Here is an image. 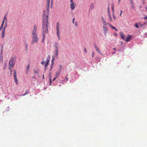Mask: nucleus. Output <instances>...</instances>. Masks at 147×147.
Returning a JSON list of instances; mask_svg holds the SVG:
<instances>
[{
	"label": "nucleus",
	"instance_id": "nucleus-1",
	"mask_svg": "<svg viewBox=\"0 0 147 147\" xmlns=\"http://www.w3.org/2000/svg\"><path fill=\"white\" fill-rule=\"evenodd\" d=\"M45 11H44V21L43 22V24L42 25V28L43 29V39L42 40H44L45 38V34H47L48 32V15H45Z\"/></svg>",
	"mask_w": 147,
	"mask_h": 147
},
{
	"label": "nucleus",
	"instance_id": "nucleus-2",
	"mask_svg": "<svg viewBox=\"0 0 147 147\" xmlns=\"http://www.w3.org/2000/svg\"><path fill=\"white\" fill-rule=\"evenodd\" d=\"M37 26L34 25L32 32V43L37 42L38 40L37 32Z\"/></svg>",
	"mask_w": 147,
	"mask_h": 147
},
{
	"label": "nucleus",
	"instance_id": "nucleus-3",
	"mask_svg": "<svg viewBox=\"0 0 147 147\" xmlns=\"http://www.w3.org/2000/svg\"><path fill=\"white\" fill-rule=\"evenodd\" d=\"M15 63V61L14 60V58L13 57H11L8 63V69L9 70H11V72L12 71L11 70L14 66Z\"/></svg>",
	"mask_w": 147,
	"mask_h": 147
},
{
	"label": "nucleus",
	"instance_id": "nucleus-4",
	"mask_svg": "<svg viewBox=\"0 0 147 147\" xmlns=\"http://www.w3.org/2000/svg\"><path fill=\"white\" fill-rule=\"evenodd\" d=\"M60 24L59 22H57L56 24V34L59 40L60 39Z\"/></svg>",
	"mask_w": 147,
	"mask_h": 147
},
{
	"label": "nucleus",
	"instance_id": "nucleus-5",
	"mask_svg": "<svg viewBox=\"0 0 147 147\" xmlns=\"http://www.w3.org/2000/svg\"><path fill=\"white\" fill-rule=\"evenodd\" d=\"M70 8L71 10H73L76 7V3L73 0H70Z\"/></svg>",
	"mask_w": 147,
	"mask_h": 147
},
{
	"label": "nucleus",
	"instance_id": "nucleus-6",
	"mask_svg": "<svg viewBox=\"0 0 147 147\" xmlns=\"http://www.w3.org/2000/svg\"><path fill=\"white\" fill-rule=\"evenodd\" d=\"M50 61V59H47L46 61V63L45 64V67H47L49 64ZM45 61H42L41 62V64L42 65H44L45 63Z\"/></svg>",
	"mask_w": 147,
	"mask_h": 147
},
{
	"label": "nucleus",
	"instance_id": "nucleus-7",
	"mask_svg": "<svg viewBox=\"0 0 147 147\" xmlns=\"http://www.w3.org/2000/svg\"><path fill=\"white\" fill-rule=\"evenodd\" d=\"M13 76L15 82L17 84H18V79L17 77L16 71V70H14L13 71Z\"/></svg>",
	"mask_w": 147,
	"mask_h": 147
},
{
	"label": "nucleus",
	"instance_id": "nucleus-8",
	"mask_svg": "<svg viewBox=\"0 0 147 147\" xmlns=\"http://www.w3.org/2000/svg\"><path fill=\"white\" fill-rule=\"evenodd\" d=\"M104 34L105 36H106L107 34V32L108 31V29L107 27H102Z\"/></svg>",
	"mask_w": 147,
	"mask_h": 147
},
{
	"label": "nucleus",
	"instance_id": "nucleus-9",
	"mask_svg": "<svg viewBox=\"0 0 147 147\" xmlns=\"http://www.w3.org/2000/svg\"><path fill=\"white\" fill-rule=\"evenodd\" d=\"M101 20L103 24V26L102 27H107L106 26L107 25V24L105 18L103 17H102Z\"/></svg>",
	"mask_w": 147,
	"mask_h": 147
},
{
	"label": "nucleus",
	"instance_id": "nucleus-10",
	"mask_svg": "<svg viewBox=\"0 0 147 147\" xmlns=\"http://www.w3.org/2000/svg\"><path fill=\"white\" fill-rule=\"evenodd\" d=\"M108 25L109 26L111 27L112 29H114L116 31H118V29H116V28L113 26V25H111L109 23H108Z\"/></svg>",
	"mask_w": 147,
	"mask_h": 147
},
{
	"label": "nucleus",
	"instance_id": "nucleus-11",
	"mask_svg": "<svg viewBox=\"0 0 147 147\" xmlns=\"http://www.w3.org/2000/svg\"><path fill=\"white\" fill-rule=\"evenodd\" d=\"M120 36L121 38L124 40H125V36L123 33L122 32H121L120 33Z\"/></svg>",
	"mask_w": 147,
	"mask_h": 147
},
{
	"label": "nucleus",
	"instance_id": "nucleus-12",
	"mask_svg": "<svg viewBox=\"0 0 147 147\" xmlns=\"http://www.w3.org/2000/svg\"><path fill=\"white\" fill-rule=\"evenodd\" d=\"M131 37V36H130V35H128L127 36L126 38H125V41L126 42H127L130 40Z\"/></svg>",
	"mask_w": 147,
	"mask_h": 147
},
{
	"label": "nucleus",
	"instance_id": "nucleus-13",
	"mask_svg": "<svg viewBox=\"0 0 147 147\" xmlns=\"http://www.w3.org/2000/svg\"><path fill=\"white\" fill-rule=\"evenodd\" d=\"M5 29H3L2 30V31L1 32V37L2 38H4L5 35Z\"/></svg>",
	"mask_w": 147,
	"mask_h": 147
},
{
	"label": "nucleus",
	"instance_id": "nucleus-14",
	"mask_svg": "<svg viewBox=\"0 0 147 147\" xmlns=\"http://www.w3.org/2000/svg\"><path fill=\"white\" fill-rule=\"evenodd\" d=\"M30 67V66L29 65H28L26 68V74H28L29 72V69Z\"/></svg>",
	"mask_w": 147,
	"mask_h": 147
},
{
	"label": "nucleus",
	"instance_id": "nucleus-15",
	"mask_svg": "<svg viewBox=\"0 0 147 147\" xmlns=\"http://www.w3.org/2000/svg\"><path fill=\"white\" fill-rule=\"evenodd\" d=\"M7 22V18L6 16H5L2 22V24H3L5 22L6 24Z\"/></svg>",
	"mask_w": 147,
	"mask_h": 147
},
{
	"label": "nucleus",
	"instance_id": "nucleus-16",
	"mask_svg": "<svg viewBox=\"0 0 147 147\" xmlns=\"http://www.w3.org/2000/svg\"><path fill=\"white\" fill-rule=\"evenodd\" d=\"M94 8V5L93 3H91L90 7V10H92Z\"/></svg>",
	"mask_w": 147,
	"mask_h": 147
},
{
	"label": "nucleus",
	"instance_id": "nucleus-17",
	"mask_svg": "<svg viewBox=\"0 0 147 147\" xmlns=\"http://www.w3.org/2000/svg\"><path fill=\"white\" fill-rule=\"evenodd\" d=\"M58 48L57 47L55 48V55L56 56H58Z\"/></svg>",
	"mask_w": 147,
	"mask_h": 147
},
{
	"label": "nucleus",
	"instance_id": "nucleus-18",
	"mask_svg": "<svg viewBox=\"0 0 147 147\" xmlns=\"http://www.w3.org/2000/svg\"><path fill=\"white\" fill-rule=\"evenodd\" d=\"M131 8L132 9H135V7L134 6L133 2L132 1H131Z\"/></svg>",
	"mask_w": 147,
	"mask_h": 147
},
{
	"label": "nucleus",
	"instance_id": "nucleus-19",
	"mask_svg": "<svg viewBox=\"0 0 147 147\" xmlns=\"http://www.w3.org/2000/svg\"><path fill=\"white\" fill-rule=\"evenodd\" d=\"M108 16H109V17L110 22H112V20L111 19V17L110 13L109 11L108 12Z\"/></svg>",
	"mask_w": 147,
	"mask_h": 147
},
{
	"label": "nucleus",
	"instance_id": "nucleus-20",
	"mask_svg": "<svg viewBox=\"0 0 147 147\" xmlns=\"http://www.w3.org/2000/svg\"><path fill=\"white\" fill-rule=\"evenodd\" d=\"M96 49L97 51H98L100 54H101V52L99 51L98 49V47H96Z\"/></svg>",
	"mask_w": 147,
	"mask_h": 147
},
{
	"label": "nucleus",
	"instance_id": "nucleus-21",
	"mask_svg": "<svg viewBox=\"0 0 147 147\" xmlns=\"http://www.w3.org/2000/svg\"><path fill=\"white\" fill-rule=\"evenodd\" d=\"M60 73V71H59L57 72V73L56 74V76H58L59 75Z\"/></svg>",
	"mask_w": 147,
	"mask_h": 147
},
{
	"label": "nucleus",
	"instance_id": "nucleus-22",
	"mask_svg": "<svg viewBox=\"0 0 147 147\" xmlns=\"http://www.w3.org/2000/svg\"><path fill=\"white\" fill-rule=\"evenodd\" d=\"M28 93V91L27 90H26L25 93L23 95V96H24Z\"/></svg>",
	"mask_w": 147,
	"mask_h": 147
},
{
	"label": "nucleus",
	"instance_id": "nucleus-23",
	"mask_svg": "<svg viewBox=\"0 0 147 147\" xmlns=\"http://www.w3.org/2000/svg\"><path fill=\"white\" fill-rule=\"evenodd\" d=\"M74 24L76 26H78V22H77V21H76L74 23Z\"/></svg>",
	"mask_w": 147,
	"mask_h": 147
},
{
	"label": "nucleus",
	"instance_id": "nucleus-24",
	"mask_svg": "<svg viewBox=\"0 0 147 147\" xmlns=\"http://www.w3.org/2000/svg\"><path fill=\"white\" fill-rule=\"evenodd\" d=\"M54 59H55V58H54V57H53V59H52V60L51 61V62L52 63V65H53V63H54Z\"/></svg>",
	"mask_w": 147,
	"mask_h": 147
},
{
	"label": "nucleus",
	"instance_id": "nucleus-25",
	"mask_svg": "<svg viewBox=\"0 0 147 147\" xmlns=\"http://www.w3.org/2000/svg\"><path fill=\"white\" fill-rule=\"evenodd\" d=\"M134 26L138 28H139V26H138V24H135Z\"/></svg>",
	"mask_w": 147,
	"mask_h": 147
},
{
	"label": "nucleus",
	"instance_id": "nucleus-26",
	"mask_svg": "<svg viewBox=\"0 0 147 147\" xmlns=\"http://www.w3.org/2000/svg\"><path fill=\"white\" fill-rule=\"evenodd\" d=\"M75 18H73L72 20V22L74 24V23L75 22Z\"/></svg>",
	"mask_w": 147,
	"mask_h": 147
},
{
	"label": "nucleus",
	"instance_id": "nucleus-27",
	"mask_svg": "<svg viewBox=\"0 0 147 147\" xmlns=\"http://www.w3.org/2000/svg\"><path fill=\"white\" fill-rule=\"evenodd\" d=\"M7 26V24H5V25L4 27V28H3V29H5V28H6Z\"/></svg>",
	"mask_w": 147,
	"mask_h": 147
},
{
	"label": "nucleus",
	"instance_id": "nucleus-28",
	"mask_svg": "<svg viewBox=\"0 0 147 147\" xmlns=\"http://www.w3.org/2000/svg\"><path fill=\"white\" fill-rule=\"evenodd\" d=\"M113 17L114 19V20H115V19L116 17H115V15L114 14H113Z\"/></svg>",
	"mask_w": 147,
	"mask_h": 147
},
{
	"label": "nucleus",
	"instance_id": "nucleus-29",
	"mask_svg": "<svg viewBox=\"0 0 147 147\" xmlns=\"http://www.w3.org/2000/svg\"><path fill=\"white\" fill-rule=\"evenodd\" d=\"M68 80V78L67 77H66L65 78V80L67 81V80Z\"/></svg>",
	"mask_w": 147,
	"mask_h": 147
},
{
	"label": "nucleus",
	"instance_id": "nucleus-30",
	"mask_svg": "<svg viewBox=\"0 0 147 147\" xmlns=\"http://www.w3.org/2000/svg\"><path fill=\"white\" fill-rule=\"evenodd\" d=\"M57 78V76H56V77L54 78L53 80V81H55V80Z\"/></svg>",
	"mask_w": 147,
	"mask_h": 147
},
{
	"label": "nucleus",
	"instance_id": "nucleus-31",
	"mask_svg": "<svg viewBox=\"0 0 147 147\" xmlns=\"http://www.w3.org/2000/svg\"><path fill=\"white\" fill-rule=\"evenodd\" d=\"M3 24H2V25H1V26L0 27V30H1V29L2 28L3 26Z\"/></svg>",
	"mask_w": 147,
	"mask_h": 147
},
{
	"label": "nucleus",
	"instance_id": "nucleus-32",
	"mask_svg": "<svg viewBox=\"0 0 147 147\" xmlns=\"http://www.w3.org/2000/svg\"><path fill=\"white\" fill-rule=\"evenodd\" d=\"M34 73L36 74H38V72L37 71H34Z\"/></svg>",
	"mask_w": 147,
	"mask_h": 147
},
{
	"label": "nucleus",
	"instance_id": "nucleus-33",
	"mask_svg": "<svg viewBox=\"0 0 147 147\" xmlns=\"http://www.w3.org/2000/svg\"><path fill=\"white\" fill-rule=\"evenodd\" d=\"M122 11H121V12H120V16H121L122 14Z\"/></svg>",
	"mask_w": 147,
	"mask_h": 147
},
{
	"label": "nucleus",
	"instance_id": "nucleus-34",
	"mask_svg": "<svg viewBox=\"0 0 147 147\" xmlns=\"http://www.w3.org/2000/svg\"><path fill=\"white\" fill-rule=\"evenodd\" d=\"M143 4H145V2L144 1V0H143Z\"/></svg>",
	"mask_w": 147,
	"mask_h": 147
},
{
	"label": "nucleus",
	"instance_id": "nucleus-35",
	"mask_svg": "<svg viewBox=\"0 0 147 147\" xmlns=\"http://www.w3.org/2000/svg\"><path fill=\"white\" fill-rule=\"evenodd\" d=\"M94 53L93 52H92V57H94Z\"/></svg>",
	"mask_w": 147,
	"mask_h": 147
},
{
	"label": "nucleus",
	"instance_id": "nucleus-36",
	"mask_svg": "<svg viewBox=\"0 0 147 147\" xmlns=\"http://www.w3.org/2000/svg\"><path fill=\"white\" fill-rule=\"evenodd\" d=\"M50 83L51 84V78H50Z\"/></svg>",
	"mask_w": 147,
	"mask_h": 147
},
{
	"label": "nucleus",
	"instance_id": "nucleus-37",
	"mask_svg": "<svg viewBox=\"0 0 147 147\" xmlns=\"http://www.w3.org/2000/svg\"><path fill=\"white\" fill-rule=\"evenodd\" d=\"M121 0H118V3L119 4Z\"/></svg>",
	"mask_w": 147,
	"mask_h": 147
},
{
	"label": "nucleus",
	"instance_id": "nucleus-38",
	"mask_svg": "<svg viewBox=\"0 0 147 147\" xmlns=\"http://www.w3.org/2000/svg\"><path fill=\"white\" fill-rule=\"evenodd\" d=\"M47 11H48H48H49V8H47Z\"/></svg>",
	"mask_w": 147,
	"mask_h": 147
},
{
	"label": "nucleus",
	"instance_id": "nucleus-39",
	"mask_svg": "<svg viewBox=\"0 0 147 147\" xmlns=\"http://www.w3.org/2000/svg\"><path fill=\"white\" fill-rule=\"evenodd\" d=\"M2 49H3V47H2L1 49V52H2L3 51Z\"/></svg>",
	"mask_w": 147,
	"mask_h": 147
},
{
	"label": "nucleus",
	"instance_id": "nucleus-40",
	"mask_svg": "<svg viewBox=\"0 0 147 147\" xmlns=\"http://www.w3.org/2000/svg\"><path fill=\"white\" fill-rule=\"evenodd\" d=\"M84 51H85V52H86V49H84Z\"/></svg>",
	"mask_w": 147,
	"mask_h": 147
},
{
	"label": "nucleus",
	"instance_id": "nucleus-41",
	"mask_svg": "<svg viewBox=\"0 0 147 147\" xmlns=\"http://www.w3.org/2000/svg\"><path fill=\"white\" fill-rule=\"evenodd\" d=\"M50 0H47V1H48V2L49 3Z\"/></svg>",
	"mask_w": 147,
	"mask_h": 147
},
{
	"label": "nucleus",
	"instance_id": "nucleus-42",
	"mask_svg": "<svg viewBox=\"0 0 147 147\" xmlns=\"http://www.w3.org/2000/svg\"><path fill=\"white\" fill-rule=\"evenodd\" d=\"M112 9H113V11H114V9H113V7H112Z\"/></svg>",
	"mask_w": 147,
	"mask_h": 147
},
{
	"label": "nucleus",
	"instance_id": "nucleus-43",
	"mask_svg": "<svg viewBox=\"0 0 147 147\" xmlns=\"http://www.w3.org/2000/svg\"><path fill=\"white\" fill-rule=\"evenodd\" d=\"M147 18V17H146L145 18V19H146Z\"/></svg>",
	"mask_w": 147,
	"mask_h": 147
},
{
	"label": "nucleus",
	"instance_id": "nucleus-44",
	"mask_svg": "<svg viewBox=\"0 0 147 147\" xmlns=\"http://www.w3.org/2000/svg\"><path fill=\"white\" fill-rule=\"evenodd\" d=\"M43 78H44V75H43Z\"/></svg>",
	"mask_w": 147,
	"mask_h": 147
}]
</instances>
